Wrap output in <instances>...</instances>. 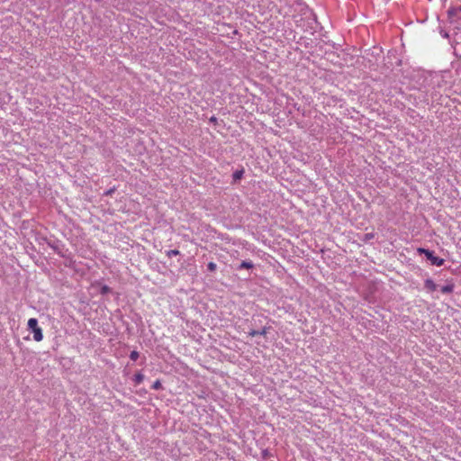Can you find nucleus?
I'll return each mask as SVG.
<instances>
[{"label": "nucleus", "mask_w": 461, "mask_h": 461, "mask_svg": "<svg viewBox=\"0 0 461 461\" xmlns=\"http://www.w3.org/2000/svg\"><path fill=\"white\" fill-rule=\"evenodd\" d=\"M28 329L33 333V339L36 341H41L43 339L42 330L38 326V321L35 318H31L28 321Z\"/></svg>", "instance_id": "obj_1"}, {"label": "nucleus", "mask_w": 461, "mask_h": 461, "mask_svg": "<svg viewBox=\"0 0 461 461\" xmlns=\"http://www.w3.org/2000/svg\"><path fill=\"white\" fill-rule=\"evenodd\" d=\"M208 269H209L210 271H214V270L216 269V264H215V263H213V262H210V263L208 264Z\"/></svg>", "instance_id": "obj_10"}, {"label": "nucleus", "mask_w": 461, "mask_h": 461, "mask_svg": "<svg viewBox=\"0 0 461 461\" xmlns=\"http://www.w3.org/2000/svg\"><path fill=\"white\" fill-rule=\"evenodd\" d=\"M374 238V234L373 233H366L365 235V240H371Z\"/></svg>", "instance_id": "obj_13"}, {"label": "nucleus", "mask_w": 461, "mask_h": 461, "mask_svg": "<svg viewBox=\"0 0 461 461\" xmlns=\"http://www.w3.org/2000/svg\"><path fill=\"white\" fill-rule=\"evenodd\" d=\"M108 291H109V290H106V289L102 290V292H103V293H106V292H108Z\"/></svg>", "instance_id": "obj_16"}, {"label": "nucleus", "mask_w": 461, "mask_h": 461, "mask_svg": "<svg viewBox=\"0 0 461 461\" xmlns=\"http://www.w3.org/2000/svg\"><path fill=\"white\" fill-rule=\"evenodd\" d=\"M448 18L451 23H456V29H461V6L459 8H452L448 10Z\"/></svg>", "instance_id": "obj_2"}, {"label": "nucleus", "mask_w": 461, "mask_h": 461, "mask_svg": "<svg viewBox=\"0 0 461 461\" xmlns=\"http://www.w3.org/2000/svg\"><path fill=\"white\" fill-rule=\"evenodd\" d=\"M249 335L251 336V337H255V336L258 335V330H251L249 332Z\"/></svg>", "instance_id": "obj_12"}, {"label": "nucleus", "mask_w": 461, "mask_h": 461, "mask_svg": "<svg viewBox=\"0 0 461 461\" xmlns=\"http://www.w3.org/2000/svg\"><path fill=\"white\" fill-rule=\"evenodd\" d=\"M267 333V328L264 327L261 330H258V335L265 336Z\"/></svg>", "instance_id": "obj_11"}, {"label": "nucleus", "mask_w": 461, "mask_h": 461, "mask_svg": "<svg viewBox=\"0 0 461 461\" xmlns=\"http://www.w3.org/2000/svg\"><path fill=\"white\" fill-rule=\"evenodd\" d=\"M179 253H180V252H179V250H177V249H171V250H169V251L167 252V256H168V257H171V256H177V255H179Z\"/></svg>", "instance_id": "obj_9"}, {"label": "nucleus", "mask_w": 461, "mask_h": 461, "mask_svg": "<svg viewBox=\"0 0 461 461\" xmlns=\"http://www.w3.org/2000/svg\"><path fill=\"white\" fill-rule=\"evenodd\" d=\"M151 388L154 390H160L162 388V384L159 380H157L151 385Z\"/></svg>", "instance_id": "obj_6"}, {"label": "nucleus", "mask_w": 461, "mask_h": 461, "mask_svg": "<svg viewBox=\"0 0 461 461\" xmlns=\"http://www.w3.org/2000/svg\"><path fill=\"white\" fill-rule=\"evenodd\" d=\"M243 176V170H239V171H236L234 174H233V178L235 180H239Z\"/></svg>", "instance_id": "obj_7"}, {"label": "nucleus", "mask_w": 461, "mask_h": 461, "mask_svg": "<svg viewBox=\"0 0 461 461\" xmlns=\"http://www.w3.org/2000/svg\"><path fill=\"white\" fill-rule=\"evenodd\" d=\"M252 267H253V263L251 261H242L239 268L240 269H241V268L249 269Z\"/></svg>", "instance_id": "obj_5"}, {"label": "nucleus", "mask_w": 461, "mask_h": 461, "mask_svg": "<svg viewBox=\"0 0 461 461\" xmlns=\"http://www.w3.org/2000/svg\"><path fill=\"white\" fill-rule=\"evenodd\" d=\"M210 121H211L212 122H217V119H216V117L212 116V117H211V118H210Z\"/></svg>", "instance_id": "obj_14"}, {"label": "nucleus", "mask_w": 461, "mask_h": 461, "mask_svg": "<svg viewBox=\"0 0 461 461\" xmlns=\"http://www.w3.org/2000/svg\"><path fill=\"white\" fill-rule=\"evenodd\" d=\"M139 357V353L135 350L131 351V354H130V358L132 360V361H136Z\"/></svg>", "instance_id": "obj_8"}, {"label": "nucleus", "mask_w": 461, "mask_h": 461, "mask_svg": "<svg viewBox=\"0 0 461 461\" xmlns=\"http://www.w3.org/2000/svg\"><path fill=\"white\" fill-rule=\"evenodd\" d=\"M133 380H134L136 384H140L144 380V375L141 373H137L134 375V379Z\"/></svg>", "instance_id": "obj_4"}, {"label": "nucleus", "mask_w": 461, "mask_h": 461, "mask_svg": "<svg viewBox=\"0 0 461 461\" xmlns=\"http://www.w3.org/2000/svg\"><path fill=\"white\" fill-rule=\"evenodd\" d=\"M419 252L420 254H424L427 259L430 261L431 265L440 267L444 264L443 258L434 256V253L432 251H429V249H419Z\"/></svg>", "instance_id": "obj_3"}, {"label": "nucleus", "mask_w": 461, "mask_h": 461, "mask_svg": "<svg viewBox=\"0 0 461 461\" xmlns=\"http://www.w3.org/2000/svg\"><path fill=\"white\" fill-rule=\"evenodd\" d=\"M443 292H451L452 290H448V289H446V290H442Z\"/></svg>", "instance_id": "obj_15"}]
</instances>
